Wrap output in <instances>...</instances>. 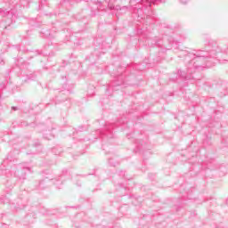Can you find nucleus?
Instances as JSON below:
<instances>
[{
    "label": "nucleus",
    "instance_id": "nucleus-1",
    "mask_svg": "<svg viewBox=\"0 0 228 228\" xmlns=\"http://www.w3.org/2000/svg\"><path fill=\"white\" fill-rule=\"evenodd\" d=\"M220 53H222V48H219L216 43L209 44L205 50L183 51L184 60L187 62V74L191 76L195 70H202L206 67H211L209 61L215 58H220Z\"/></svg>",
    "mask_w": 228,
    "mask_h": 228
},
{
    "label": "nucleus",
    "instance_id": "nucleus-2",
    "mask_svg": "<svg viewBox=\"0 0 228 228\" xmlns=\"http://www.w3.org/2000/svg\"><path fill=\"white\" fill-rule=\"evenodd\" d=\"M2 16V22L4 24V29L8 28V26L13 22V17L15 16V11H2L1 12Z\"/></svg>",
    "mask_w": 228,
    "mask_h": 228
},
{
    "label": "nucleus",
    "instance_id": "nucleus-3",
    "mask_svg": "<svg viewBox=\"0 0 228 228\" xmlns=\"http://www.w3.org/2000/svg\"><path fill=\"white\" fill-rule=\"evenodd\" d=\"M140 3H142L143 6L146 8H151L152 3H166L165 0H146L143 2V0H130V6L132 8H136V4H140Z\"/></svg>",
    "mask_w": 228,
    "mask_h": 228
},
{
    "label": "nucleus",
    "instance_id": "nucleus-4",
    "mask_svg": "<svg viewBox=\"0 0 228 228\" xmlns=\"http://www.w3.org/2000/svg\"><path fill=\"white\" fill-rule=\"evenodd\" d=\"M110 10H116L119 15H124V13H127L129 12V7L127 6H123L120 7V5H116V6H111L109 5Z\"/></svg>",
    "mask_w": 228,
    "mask_h": 228
},
{
    "label": "nucleus",
    "instance_id": "nucleus-5",
    "mask_svg": "<svg viewBox=\"0 0 228 228\" xmlns=\"http://www.w3.org/2000/svg\"><path fill=\"white\" fill-rule=\"evenodd\" d=\"M45 138L46 140H52V138H54V135H53V134H51V133H49V132H46V133L45 134Z\"/></svg>",
    "mask_w": 228,
    "mask_h": 228
},
{
    "label": "nucleus",
    "instance_id": "nucleus-6",
    "mask_svg": "<svg viewBox=\"0 0 228 228\" xmlns=\"http://www.w3.org/2000/svg\"><path fill=\"white\" fill-rule=\"evenodd\" d=\"M109 165H110V167H117V165H118V162L115 161L113 159H109Z\"/></svg>",
    "mask_w": 228,
    "mask_h": 228
},
{
    "label": "nucleus",
    "instance_id": "nucleus-7",
    "mask_svg": "<svg viewBox=\"0 0 228 228\" xmlns=\"http://www.w3.org/2000/svg\"><path fill=\"white\" fill-rule=\"evenodd\" d=\"M178 73L181 74V76L183 77L184 79H191V77L186 76V74H184V72H183L181 70H179Z\"/></svg>",
    "mask_w": 228,
    "mask_h": 228
},
{
    "label": "nucleus",
    "instance_id": "nucleus-8",
    "mask_svg": "<svg viewBox=\"0 0 228 228\" xmlns=\"http://www.w3.org/2000/svg\"><path fill=\"white\" fill-rule=\"evenodd\" d=\"M105 3H107L109 8H110V6H115V5L111 4V0H105Z\"/></svg>",
    "mask_w": 228,
    "mask_h": 228
},
{
    "label": "nucleus",
    "instance_id": "nucleus-9",
    "mask_svg": "<svg viewBox=\"0 0 228 228\" xmlns=\"http://www.w3.org/2000/svg\"><path fill=\"white\" fill-rule=\"evenodd\" d=\"M44 183H45V180H43L39 183L40 188H44Z\"/></svg>",
    "mask_w": 228,
    "mask_h": 228
},
{
    "label": "nucleus",
    "instance_id": "nucleus-10",
    "mask_svg": "<svg viewBox=\"0 0 228 228\" xmlns=\"http://www.w3.org/2000/svg\"><path fill=\"white\" fill-rule=\"evenodd\" d=\"M219 63H221V64L228 63V60H222V61H219Z\"/></svg>",
    "mask_w": 228,
    "mask_h": 228
},
{
    "label": "nucleus",
    "instance_id": "nucleus-11",
    "mask_svg": "<svg viewBox=\"0 0 228 228\" xmlns=\"http://www.w3.org/2000/svg\"><path fill=\"white\" fill-rule=\"evenodd\" d=\"M182 4H186L188 3V0H180Z\"/></svg>",
    "mask_w": 228,
    "mask_h": 228
},
{
    "label": "nucleus",
    "instance_id": "nucleus-12",
    "mask_svg": "<svg viewBox=\"0 0 228 228\" xmlns=\"http://www.w3.org/2000/svg\"><path fill=\"white\" fill-rule=\"evenodd\" d=\"M20 179H22V180L26 179V173H24L21 176H20Z\"/></svg>",
    "mask_w": 228,
    "mask_h": 228
},
{
    "label": "nucleus",
    "instance_id": "nucleus-13",
    "mask_svg": "<svg viewBox=\"0 0 228 228\" xmlns=\"http://www.w3.org/2000/svg\"><path fill=\"white\" fill-rule=\"evenodd\" d=\"M26 170H28L29 172V167L23 168V170L21 171V174H24V172H26Z\"/></svg>",
    "mask_w": 228,
    "mask_h": 228
},
{
    "label": "nucleus",
    "instance_id": "nucleus-14",
    "mask_svg": "<svg viewBox=\"0 0 228 228\" xmlns=\"http://www.w3.org/2000/svg\"><path fill=\"white\" fill-rule=\"evenodd\" d=\"M12 110L13 111H17V110H19V108H18V107H12Z\"/></svg>",
    "mask_w": 228,
    "mask_h": 228
},
{
    "label": "nucleus",
    "instance_id": "nucleus-15",
    "mask_svg": "<svg viewBox=\"0 0 228 228\" xmlns=\"http://www.w3.org/2000/svg\"><path fill=\"white\" fill-rule=\"evenodd\" d=\"M96 4H98V6H101V4H102V3L97 2Z\"/></svg>",
    "mask_w": 228,
    "mask_h": 228
},
{
    "label": "nucleus",
    "instance_id": "nucleus-16",
    "mask_svg": "<svg viewBox=\"0 0 228 228\" xmlns=\"http://www.w3.org/2000/svg\"><path fill=\"white\" fill-rule=\"evenodd\" d=\"M55 185H56V186H57V188H59V189H60V188H61V187L58 186V183H55Z\"/></svg>",
    "mask_w": 228,
    "mask_h": 228
},
{
    "label": "nucleus",
    "instance_id": "nucleus-17",
    "mask_svg": "<svg viewBox=\"0 0 228 228\" xmlns=\"http://www.w3.org/2000/svg\"><path fill=\"white\" fill-rule=\"evenodd\" d=\"M67 1L69 2V1H70V0H64V2H67ZM84 1H88V0H84Z\"/></svg>",
    "mask_w": 228,
    "mask_h": 228
},
{
    "label": "nucleus",
    "instance_id": "nucleus-18",
    "mask_svg": "<svg viewBox=\"0 0 228 228\" xmlns=\"http://www.w3.org/2000/svg\"><path fill=\"white\" fill-rule=\"evenodd\" d=\"M2 227H6V224H3Z\"/></svg>",
    "mask_w": 228,
    "mask_h": 228
}]
</instances>
